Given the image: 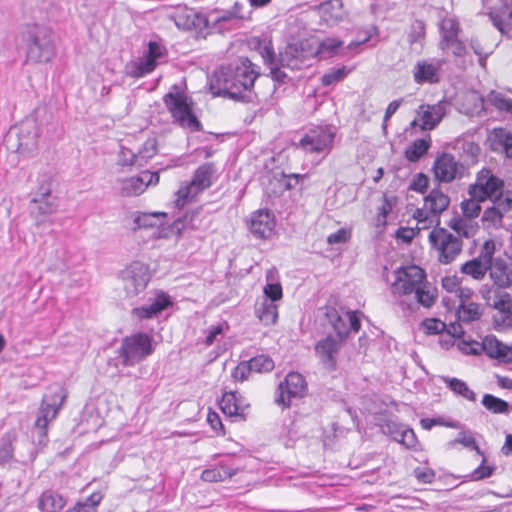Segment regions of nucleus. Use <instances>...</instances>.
I'll use <instances>...</instances> for the list:
<instances>
[{
  "mask_svg": "<svg viewBox=\"0 0 512 512\" xmlns=\"http://www.w3.org/2000/svg\"><path fill=\"white\" fill-rule=\"evenodd\" d=\"M259 67L248 58H241L238 64L221 66L210 81V90L215 96H227L235 101H253L255 80L259 77Z\"/></svg>",
  "mask_w": 512,
  "mask_h": 512,
  "instance_id": "1",
  "label": "nucleus"
},
{
  "mask_svg": "<svg viewBox=\"0 0 512 512\" xmlns=\"http://www.w3.org/2000/svg\"><path fill=\"white\" fill-rule=\"evenodd\" d=\"M25 43L27 61L48 62L54 56L52 30L39 24L27 25L21 33Z\"/></svg>",
  "mask_w": 512,
  "mask_h": 512,
  "instance_id": "2",
  "label": "nucleus"
},
{
  "mask_svg": "<svg viewBox=\"0 0 512 512\" xmlns=\"http://www.w3.org/2000/svg\"><path fill=\"white\" fill-rule=\"evenodd\" d=\"M65 397L62 391L44 395L31 430L32 441L37 446L44 447L48 443V425L56 419Z\"/></svg>",
  "mask_w": 512,
  "mask_h": 512,
  "instance_id": "3",
  "label": "nucleus"
},
{
  "mask_svg": "<svg viewBox=\"0 0 512 512\" xmlns=\"http://www.w3.org/2000/svg\"><path fill=\"white\" fill-rule=\"evenodd\" d=\"M172 89L177 90L178 86L173 85ZM163 102L174 122L179 126L192 132L202 131L203 126L193 113L192 101L188 102V98L183 92L169 91L163 96Z\"/></svg>",
  "mask_w": 512,
  "mask_h": 512,
  "instance_id": "4",
  "label": "nucleus"
},
{
  "mask_svg": "<svg viewBox=\"0 0 512 512\" xmlns=\"http://www.w3.org/2000/svg\"><path fill=\"white\" fill-rule=\"evenodd\" d=\"M154 352L153 338L144 332H137L122 339L117 350L124 367L134 366Z\"/></svg>",
  "mask_w": 512,
  "mask_h": 512,
  "instance_id": "5",
  "label": "nucleus"
},
{
  "mask_svg": "<svg viewBox=\"0 0 512 512\" xmlns=\"http://www.w3.org/2000/svg\"><path fill=\"white\" fill-rule=\"evenodd\" d=\"M215 173L214 163L206 162L200 165L194 171L191 181L182 183L176 192L175 206L179 209L183 208L190 200L208 189L213 184L212 179Z\"/></svg>",
  "mask_w": 512,
  "mask_h": 512,
  "instance_id": "6",
  "label": "nucleus"
},
{
  "mask_svg": "<svg viewBox=\"0 0 512 512\" xmlns=\"http://www.w3.org/2000/svg\"><path fill=\"white\" fill-rule=\"evenodd\" d=\"M429 241L432 247L438 251V261L442 264L453 262L463 247L460 237L441 227H435L429 233Z\"/></svg>",
  "mask_w": 512,
  "mask_h": 512,
  "instance_id": "7",
  "label": "nucleus"
},
{
  "mask_svg": "<svg viewBox=\"0 0 512 512\" xmlns=\"http://www.w3.org/2000/svg\"><path fill=\"white\" fill-rule=\"evenodd\" d=\"M493 26L503 35L512 32V0H482Z\"/></svg>",
  "mask_w": 512,
  "mask_h": 512,
  "instance_id": "8",
  "label": "nucleus"
},
{
  "mask_svg": "<svg viewBox=\"0 0 512 512\" xmlns=\"http://www.w3.org/2000/svg\"><path fill=\"white\" fill-rule=\"evenodd\" d=\"M395 275L396 279L391 289L394 294L400 296L415 294L426 279L425 271L415 265L401 267L397 269Z\"/></svg>",
  "mask_w": 512,
  "mask_h": 512,
  "instance_id": "9",
  "label": "nucleus"
},
{
  "mask_svg": "<svg viewBox=\"0 0 512 512\" xmlns=\"http://www.w3.org/2000/svg\"><path fill=\"white\" fill-rule=\"evenodd\" d=\"M307 383L305 378L298 372H290L284 381L278 385L275 396V403L282 408L290 407L291 398H301L306 394Z\"/></svg>",
  "mask_w": 512,
  "mask_h": 512,
  "instance_id": "10",
  "label": "nucleus"
},
{
  "mask_svg": "<svg viewBox=\"0 0 512 512\" xmlns=\"http://www.w3.org/2000/svg\"><path fill=\"white\" fill-rule=\"evenodd\" d=\"M121 277L128 297H134L142 292L150 280L148 266L140 261L129 264L121 272Z\"/></svg>",
  "mask_w": 512,
  "mask_h": 512,
  "instance_id": "11",
  "label": "nucleus"
},
{
  "mask_svg": "<svg viewBox=\"0 0 512 512\" xmlns=\"http://www.w3.org/2000/svg\"><path fill=\"white\" fill-rule=\"evenodd\" d=\"M504 182L492 174L488 169H482L476 178V182L469 187V195L478 201L495 198L501 193Z\"/></svg>",
  "mask_w": 512,
  "mask_h": 512,
  "instance_id": "12",
  "label": "nucleus"
},
{
  "mask_svg": "<svg viewBox=\"0 0 512 512\" xmlns=\"http://www.w3.org/2000/svg\"><path fill=\"white\" fill-rule=\"evenodd\" d=\"M335 132L329 126H316L309 129L300 139L299 146L306 152L329 151L334 141Z\"/></svg>",
  "mask_w": 512,
  "mask_h": 512,
  "instance_id": "13",
  "label": "nucleus"
},
{
  "mask_svg": "<svg viewBox=\"0 0 512 512\" xmlns=\"http://www.w3.org/2000/svg\"><path fill=\"white\" fill-rule=\"evenodd\" d=\"M314 53L308 41H295L288 43L279 53L278 61L283 67L298 70Z\"/></svg>",
  "mask_w": 512,
  "mask_h": 512,
  "instance_id": "14",
  "label": "nucleus"
},
{
  "mask_svg": "<svg viewBox=\"0 0 512 512\" xmlns=\"http://www.w3.org/2000/svg\"><path fill=\"white\" fill-rule=\"evenodd\" d=\"M463 168L452 154L443 153L435 159L432 169L436 180L450 183L462 176Z\"/></svg>",
  "mask_w": 512,
  "mask_h": 512,
  "instance_id": "15",
  "label": "nucleus"
},
{
  "mask_svg": "<svg viewBox=\"0 0 512 512\" xmlns=\"http://www.w3.org/2000/svg\"><path fill=\"white\" fill-rule=\"evenodd\" d=\"M219 406L223 414L234 421H246V410L250 407L245 398L236 391L224 392Z\"/></svg>",
  "mask_w": 512,
  "mask_h": 512,
  "instance_id": "16",
  "label": "nucleus"
},
{
  "mask_svg": "<svg viewBox=\"0 0 512 512\" xmlns=\"http://www.w3.org/2000/svg\"><path fill=\"white\" fill-rule=\"evenodd\" d=\"M249 231L258 239L269 238L275 227L274 214L267 209H259L250 215Z\"/></svg>",
  "mask_w": 512,
  "mask_h": 512,
  "instance_id": "17",
  "label": "nucleus"
},
{
  "mask_svg": "<svg viewBox=\"0 0 512 512\" xmlns=\"http://www.w3.org/2000/svg\"><path fill=\"white\" fill-rule=\"evenodd\" d=\"M39 128L35 119H26L17 128L18 144L16 151L20 153L31 152L37 148Z\"/></svg>",
  "mask_w": 512,
  "mask_h": 512,
  "instance_id": "18",
  "label": "nucleus"
},
{
  "mask_svg": "<svg viewBox=\"0 0 512 512\" xmlns=\"http://www.w3.org/2000/svg\"><path fill=\"white\" fill-rule=\"evenodd\" d=\"M343 341L329 334L317 342L315 353L320 358L321 363L330 371L336 369V356L341 348Z\"/></svg>",
  "mask_w": 512,
  "mask_h": 512,
  "instance_id": "19",
  "label": "nucleus"
},
{
  "mask_svg": "<svg viewBox=\"0 0 512 512\" xmlns=\"http://www.w3.org/2000/svg\"><path fill=\"white\" fill-rule=\"evenodd\" d=\"M176 26L183 30H201L208 27L209 18L201 12L192 8H184L174 15Z\"/></svg>",
  "mask_w": 512,
  "mask_h": 512,
  "instance_id": "20",
  "label": "nucleus"
},
{
  "mask_svg": "<svg viewBox=\"0 0 512 512\" xmlns=\"http://www.w3.org/2000/svg\"><path fill=\"white\" fill-rule=\"evenodd\" d=\"M443 65L441 60L429 62L427 60L418 61L413 69V78L417 84H435L440 81L439 71Z\"/></svg>",
  "mask_w": 512,
  "mask_h": 512,
  "instance_id": "21",
  "label": "nucleus"
},
{
  "mask_svg": "<svg viewBox=\"0 0 512 512\" xmlns=\"http://www.w3.org/2000/svg\"><path fill=\"white\" fill-rule=\"evenodd\" d=\"M172 304L170 296L161 292L150 303L133 308L132 315L139 319H151L157 317L162 311L172 306Z\"/></svg>",
  "mask_w": 512,
  "mask_h": 512,
  "instance_id": "22",
  "label": "nucleus"
},
{
  "mask_svg": "<svg viewBox=\"0 0 512 512\" xmlns=\"http://www.w3.org/2000/svg\"><path fill=\"white\" fill-rule=\"evenodd\" d=\"M490 277L500 288H507L512 285V260L497 257L491 262Z\"/></svg>",
  "mask_w": 512,
  "mask_h": 512,
  "instance_id": "23",
  "label": "nucleus"
},
{
  "mask_svg": "<svg viewBox=\"0 0 512 512\" xmlns=\"http://www.w3.org/2000/svg\"><path fill=\"white\" fill-rule=\"evenodd\" d=\"M492 151L504 153L512 159V132L506 128H494L488 136Z\"/></svg>",
  "mask_w": 512,
  "mask_h": 512,
  "instance_id": "24",
  "label": "nucleus"
},
{
  "mask_svg": "<svg viewBox=\"0 0 512 512\" xmlns=\"http://www.w3.org/2000/svg\"><path fill=\"white\" fill-rule=\"evenodd\" d=\"M417 114L420 117L422 124L420 125L422 130L434 129L442 120L445 115V107L441 103L435 105H421L417 110Z\"/></svg>",
  "mask_w": 512,
  "mask_h": 512,
  "instance_id": "25",
  "label": "nucleus"
},
{
  "mask_svg": "<svg viewBox=\"0 0 512 512\" xmlns=\"http://www.w3.org/2000/svg\"><path fill=\"white\" fill-rule=\"evenodd\" d=\"M424 204L426 210L435 218L436 225L438 226L440 224L439 215L448 208L450 198L439 188H434L424 198Z\"/></svg>",
  "mask_w": 512,
  "mask_h": 512,
  "instance_id": "26",
  "label": "nucleus"
},
{
  "mask_svg": "<svg viewBox=\"0 0 512 512\" xmlns=\"http://www.w3.org/2000/svg\"><path fill=\"white\" fill-rule=\"evenodd\" d=\"M415 298L416 302L400 300L399 306L403 310H407L411 313L415 312L419 308V305L430 308L437 299V291L436 289H427V286L422 284L419 289L416 290Z\"/></svg>",
  "mask_w": 512,
  "mask_h": 512,
  "instance_id": "27",
  "label": "nucleus"
},
{
  "mask_svg": "<svg viewBox=\"0 0 512 512\" xmlns=\"http://www.w3.org/2000/svg\"><path fill=\"white\" fill-rule=\"evenodd\" d=\"M318 10L321 19L329 26L339 23L345 16L342 0L324 1L319 5Z\"/></svg>",
  "mask_w": 512,
  "mask_h": 512,
  "instance_id": "28",
  "label": "nucleus"
},
{
  "mask_svg": "<svg viewBox=\"0 0 512 512\" xmlns=\"http://www.w3.org/2000/svg\"><path fill=\"white\" fill-rule=\"evenodd\" d=\"M237 472V468L220 462L212 468L205 469L201 474V479L205 482H221L231 478Z\"/></svg>",
  "mask_w": 512,
  "mask_h": 512,
  "instance_id": "29",
  "label": "nucleus"
},
{
  "mask_svg": "<svg viewBox=\"0 0 512 512\" xmlns=\"http://www.w3.org/2000/svg\"><path fill=\"white\" fill-rule=\"evenodd\" d=\"M441 40L439 46L442 50L447 49V44L458 39L460 24L454 17L444 18L440 23Z\"/></svg>",
  "mask_w": 512,
  "mask_h": 512,
  "instance_id": "30",
  "label": "nucleus"
},
{
  "mask_svg": "<svg viewBox=\"0 0 512 512\" xmlns=\"http://www.w3.org/2000/svg\"><path fill=\"white\" fill-rule=\"evenodd\" d=\"M158 65V62L151 61L145 55L126 64V74L132 78H141L151 73Z\"/></svg>",
  "mask_w": 512,
  "mask_h": 512,
  "instance_id": "31",
  "label": "nucleus"
},
{
  "mask_svg": "<svg viewBox=\"0 0 512 512\" xmlns=\"http://www.w3.org/2000/svg\"><path fill=\"white\" fill-rule=\"evenodd\" d=\"M65 503L61 495L53 491H45L39 497L38 508L41 512H59L64 508Z\"/></svg>",
  "mask_w": 512,
  "mask_h": 512,
  "instance_id": "32",
  "label": "nucleus"
},
{
  "mask_svg": "<svg viewBox=\"0 0 512 512\" xmlns=\"http://www.w3.org/2000/svg\"><path fill=\"white\" fill-rule=\"evenodd\" d=\"M255 314L264 325H273L278 318V306L272 301L263 299L256 304Z\"/></svg>",
  "mask_w": 512,
  "mask_h": 512,
  "instance_id": "33",
  "label": "nucleus"
},
{
  "mask_svg": "<svg viewBox=\"0 0 512 512\" xmlns=\"http://www.w3.org/2000/svg\"><path fill=\"white\" fill-rule=\"evenodd\" d=\"M208 18L209 20L212 19L213 28L219 32L231 29L238 22L235 14L231 13L229 9H215L209 14Z\"/></svg>",
  "mask_w": 512,
  "mask_h": 512,
  "instance_id": "34",
  "label": "nucleus"
},
{
  "mask_svg": "<svg viewBox=\"0 0 512 512\" xmlns=\"http://www.w3.org/2000/svg\"><path fill=\"white\" fill-rule=\"evenodd\" d=\"M54 171L52 169L44 170L37 177V185L32 192L33 197L41 200L43 197H50L52 184L54 181Z\"/></svg>",
  "mask_w": 512,
  "mask_h": 512,
  "instance_id": "35",
  "label": "nucleus"
},
{
  "mask_svg": "<svg viewBox=\"0 0 512 512\" xmlns=\"http://www.w3.org/2000/svg\"><path fill=\"white\" fill-rule=\"evenodd\" d=\"M489 267L488 262H485L478 256L477 258L465 262L461 266L460 271L463 274L470 275L476 280H481L486 275Z\"/></svg>",
  "mask_w": 512,
  "mask_h": 512,
  "instance_id": "36",
  "label": "nucleus"
},
{
  "mask_svg": "<svg viewBox=\"0 0 512 512\" xmlns=\"http://www.w3.org/2000/svg\"><path fill=\"white\" fill-rule=\"evenodd\" d=\"M198 214V210H192L185 213L182 217L177 218L169 227L170 233L179 237L181 236L182 232L187 229H197V225L195 224V217Z\"/></svg>",
  "mask_w": 512,
  "mask_h": 512,
  "instance_id": "37",
  "label": "nucleus"
},
{
  "mask_svg": "<svg viewBox=\"0 0 512 512\" xmlns=\"http://www.w3.org/2000/svg\"><path fill=\"white\" fill-rule=\"evenodd\" d=\"M441 380L456 395L462 396L463 398L472 402L476 401V394L468 387L466 382H464L463 380L449 376H442Z\"/></svg>",
  "mask_w": 512,
  "mask_h": 512,
  "instance_id": "38",
  "label": "nucleus"
},
{
  "mask_svg": "<svg viewBox=\"0 0 512 512\" xmlns=\"http://www.w3.org/2000/svg\"><path fill=\"white\" fill-rule=\"evenodd\" d=\"M482 405L491 413L509 415L512 411V405L505 400L492 394H484Z\"/></svg>",
  "mask_w": 512,
  "mask_h": 512,
  "instance_id": "39",
  "label": "nucleus"
},
{
  "mask_svg": "<svg viewBox=\"0 0 512 512\" xmlns=\"http://www.w3.org/2000/svg\"><path fill=\"white\" fill-rule=\"evenodd\" d=\"M317 53L323 58H330L336 55H346L344 53L343 41L337 38H326L318 47Z\"/></svg>",
  "mask_w": 512,
  "mask_h": 512,
  "instance_id": "40",
  "label": "nucleus"
},
{
  "mask_svg": "<svg viewBox=\"0 0 512 512\" xmlns=\"http://www.w3.org/2000/svg\"><path fill=\"white\" fill-rule=\"evenodd\" d=\"M474 344L477 347H481V349L490 357L500 360L502 353H503V347L505 344L500 342L495 336L488 335L486 336L482 343L474 342Z\"/></svg>",
  "mask_w": 512,
  "mask_h": 512,
  "instance_id": "41",
  "label": "nucleus"
},
{
  "mask_svg": "<svg viewBox=\"0 0 512 512\" xmlns=\"http://www.w3.org/2000/svg\"><path fill=\"white\" fill-rule=\"evenodd\" d=\"M430 139H417L405 149V157L410 162L419 161L429 150Z\"/></svg>",
  "mask_w": 512,
  "mask_h": 512,
  "instance_id": "42",
  "label": "nucleus"
},
{
  "mask_svg": "<svg viewBox=\"0 0 512 512\" xmlns=\"http://www.w3.org/2000/svg\"><path fill=\"white\" fill-rule=\"evenodd\" d=\"M458 318L463 322H472L478 320L482 315V310L479 304L474 302L465 303L461 302L457 310Z\"/></svg>",
  "mask_w": 512,
  "mask_h": 512,
  "instance_id": "43",
  "label": "nucleus"
},
{
  "mask_svg": "<svg viewBox=\"0 0 512 512\" xmlns=\"http://www.w3.org/2000/svg\"><path fill=\"white\" fill-rule=\"evenodd\" d=\"M31 202L35 204L32 213L36 214L37 218L51 215L57 210V203L51 197H43L41 200L37 199V197H32Z\"/></svg>",
  "mask_w": 512,
  "mask_h": 512,
  "instance_id": "44",
  "label": "nucleus"
},
{
  "mask_svg": "<svg viewBox=\"0 0 512 512\" xmlns=\"http://www.w3.org/2000/svg\"><path fill=\"white\" fill-rule=\"evenodd\" d=\"M16 440L15 433H5L0 438V465H5L13 458L14 447L13 442Z\"/></svg>",
  "mask_w": 512,
  "mask_h": 512,
  "instance_id": "45",
  "label": "nucleus"
},
{
  "mask_svg": "<svg viewBox=\"0 0 512 512\" xmlns=\"http://www.w3.org/2000/svg\"><path fill=\"white\" fill-rule=\"evenodd\" d=\"M166 213L164 212H155V213H142L135 217L134 226L132 227L133 231H137L141 228H151L157 226V222L160 217H165Z\"/></svg>",
  "mask_w": 512,
  "mask_h": 512,
  "instance_id": "46",
  "label": "nucleus"
},
{
  "mask_svg": "<svg viewBox=\"0 0 512 512\" xmlns=\"http://www.w3.org/2000/svg\"><path fill=\"white\" fill-rule=\"evenodd\" d=\"M487 102L500 111L512 114V99L507 98L502 93L491 91L487 95Z\"/></svg>",
  "mask_w": 512,
  "mask_h": 512,
  "instance_id": "47",
  "label": "nucleus"
},
{
  "mask_svg": "<svg viewBox=\"0 0 512 512\" xmlns=\"http://www.w3.org/2000/svg\"><path fill=\"white\" fill-rule=\"evenodd\" d=\"M253 372L267 373L274 369V361L266 355H258L248 360Z\"/></svg>",
  "mask_w": 512,
  "mask_h": 512,
  "instance_id": "48",
  "label": "nucleus"
},
{
  "mask_svg": "<svg viewBox=\"0 0 512 512\" xmlns=\"http://www.w3.org/2000/svg\"><path fill=\"white\" fill-rule=\"evenodd\" d=\"M144 177H132L124 182L123 193L127 196L139 195L144 192L146 186Z\"/></svg>",
  "mask_w": 512,
  "mask_h": 512,
  "instance_id": "49",
  "label": "nucleus"
},
{
  "mask_svg": "<svg viewBox=\"0 0 512 512\" xmlns=\"http://www.w3.org/2000/svg\"><path fill=\"white\" fill-rule=\"evenodd\" d=\"M350 70L346 66H342L337 69H331L321 77V83L323 86H330L344 80L349 74Z\"/></svg>",
  "mask_w": 512,
  "mask_h": 512,
  "instance_id": "50",
  "label": "nucleus"
},
{
  "mask_svg": "<svg viewBox=\"0 0 512 512\" xmlns=\"http://www.w3.org/2000/svg\"><path fill=\"white\" fill-rule=\"evenodd\" d=\"M478 199L473 198L470 196V199H465L461 203V210L463 213V216L466 219L472 220L479 216L481 212V206Z\"/></svg>",
  "mask_w": 512,
  "mask_h": 512,
  "instance_id": "51",
  "label": "nucleus"
},
{
  "mask_svg": "<svg viewBox=\"0 0 512 512\" xmlns=\"http://www.w3.org/2000/svg\"><path fill=\"white\" fill-rule=\"evenodd\" d=\"M156 154L157 140L156 138H149L143 143L138 153H136V156L139 162L140 160H144L146 162L148 159H151Z\"/></svg>",
  "mask_w": 512,
  "mask_h": 512,
  "instance_id": "52",
  "label": "nucleus"
},
{
  "mask_svg": "<svg viewBox=\"0 0 512 512\" xmlns=\"http://www.w3.org/2000/svg\"><path fill=\"white\" fill-rule=\"evenodd\" d=\"M259 54L261 55L263 62L268 67L276 65L278 62V56L276 55L273 45L271 42L259 44Z\"/></svg>",
  "mask_w": 512,
  "mask_h": 512,
  "instance_id": "53",
  "label": "nucleus"
},
{
  "mask_svg": "<svg viewBox=\"0 0 512 512\" xmlns=\"http://www.w3.org/2000/svg\"><path fill=\"white\" fill-rule=\"evenodd\" d=\"M398 434L399 436H401V439H398L397 436H393V439L395 441L401 443L402 445L409 449H413L416 447L418 439L413 429L403 428Z\"/></svg>",
  "mask_w": 512,
  "mask_h": 512,
  "instance_id": "54",
  "label": "nucleus"
},
{
  "mask_svg": "<svg viewBox=\"0 0 512 512\" xmlns=\"http://www.w3.org/2000/svg\"><path fill=\"white\" fill-rule=\"evenodd\" d=\"M425 37V23L422 20H415L410 25L408 41L410 44L420 42Z\"/></svg>",
  "mask_w": 512,
  "mask_h": 512,
  "instance_id": "55",
  "label": "nucleus"
},
{
  "mask_svg": "<svg viewBox=\"0 0 512 512\" xmlns=\"http://www.w3.org/2000/svg\"><path fill=\"white\" fill-rule=\"evenodd\" d=\"M498 207L493 203V206L487 208L482 216V221L492 224L494 227L502 224L504 215L501 213Z\"/></svg>",
  "mask_w": 512,
  "mask_h": 512,
  "instance_id": "56",
  "label": "nucleus"
},
{
  "mask_svg": "<svg viewBox=\"0 0 512 512\" xmlns=\"http://www.w3.org/2000/svg\"><path fill=\"white\" fill-rule=\"evenodd\" d=\"M493 203L498 207L503 215L512 210V191H507L505 194L499 193Z\"/></svg>",
  "mask_w": 512,
  "mask_h": 512,
  "instance_id": "57",
  "label": "nucleus"
},
{
  "mask_svg": "<svg viewBox=\"0 0 512 512\" xmlns=\"http://www.w3.org/2000/svg\"><path fill=\"white\" fill-rule=\"evenodd\" d=\"M103 499L101 492H94L88 496L84 501L78 502L76 505H81L82 512H93Z\"/></svg>",
  "mask_w": 512,
  "mask_h": 512,
  "instance_id": "58",
  "label": "nucleus"
},
{
  "mask_svg": "<svg viewBox=\"0 0 512 512\" xmlns=\"http://www.w3.org/2000/svg\"><path fill=\"white\" fill-rule=\"evenodd\" d=\"M426 334L435 335L443 332L446 329V324L439 319L431 318L422 322Z\"/></svg>",
  "mask_w": 512,
  "mask_h": 512,
  "instance_id": "59",
  "label": "nucleus"
},
{
  "mask_svg": "<svg viewBox=\"0 0 512 512\" xmlns=\"http://www.w3.org/2000/svg\"><path fill=\"white\" fill-rule=\"evenodd\" d=\"M264 294L265 298L268 301H272L275 303V301H278L283 296L282 286L280 283H267L264 287Z\"/></svg>",
  "mask_w": 512,
  "mask_h": 512,
  "instance_id": "60",
  "label": "nucleus"
},
{
  "mask_svg": "<svg viewBox=\"0 0 512 512\" xmlns=\"http://www.w3.org/2000/svg\"><path fill=\"white\" fill-rule=\"evenodd\" d=\"M118 163L122 166L143 165L142 162L138 161L136 153L125 147H122L120 150Z\"/></svg>",
  "mask_w": 512,
  "mask_h": 512,
  "instance_id": "61",
  "label": "nucleus"
},
{
  "mask_svg": "<svg viewBox=\"0 0 512 512\" xmlns=\"http://www.w3.org/2000/svg\"><path fill=\"white\" fill-rule=\"evenodd\" d=\"M252 369L248 361L240 362L232 371L231 376L235 381L243 382L248 379Z\"/></svg>",
  "mask_w": 512,
  "mask_h": 512,
  "instance_id": "62",
  "label": "nucleus"
},
{
  "mask_svg": "<svg viewBox=\"0 0 512 512\" xmlns=\"http://www.w3.org/2000/svg\"><path fill=\"white\" fill-rule=\"evenodd\" d=\"M428 184L429 178L424 173H418L413 177L409 189L424 194Z\"/></svg>",
  "mask_w": 512,
  "mask_h": 512,
  "instance_id": "63",
  "label": "nucleus"
},
{
  "mask_svg": "<svg viewBox=\"0 0 512 512\" xmlns=\"http://www.w3.org/2000/svg\"><path fill=\"white\" fill-rule=\"evenodd\" d=\"M413 217L422 225L418 230L430 227L435 221V218L432 217L428 210H426L425 206L422 209H417L414 212Z\"/></svg>",
  "mask_w": 512,
  "mask_h": 512,
  "instance_id": "64",
  "label": "nucleus"
}]
</instances>
